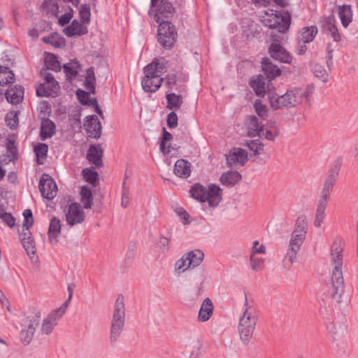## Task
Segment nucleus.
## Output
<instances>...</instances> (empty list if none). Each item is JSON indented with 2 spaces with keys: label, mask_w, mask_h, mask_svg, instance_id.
I'll use <instances>...</instances> for the list:
<instances>
[{
  "label": "nucleus",
  "mask_w": 358,
  "mask_h": 358,
  "mask_svg": "<svg viewBox=\"0 0 358 358\" xmlns=\"http://www.w3.org/2000/svg\"><path fill=\"white\" fill-rule=\"evenodd\" d=\"M345 292L344 283H332L331 296L337 302H341Z\"/></svg>",
  "instance_id": "47"
},
{
  "label": "nucleus",
  "mask_w": 358,
  "mask_h": 358,
  "mask_svg": "<svg viewBox=\"0 0 358 358\" xmlns=\"http://www.w3.org/2000/svg\"><path fill=\"white\" fill-rule=\"evenodd\" d=\"M39 320L40 332L44 335L50 334L61 319V315H37Z\"/></svg>",
  "instance_id": "14"
},
{
  "label": "nucleus",
  "mask_w": 358,
  "mask_h": 358,
  "mask_svg": "<svg viewBox=\"0 0 358 358\" xmlns=\"http://www.w3.org/2000/svg\"><path fill=\"white\" fill-rule=\"evenodd\" d=\"M250 87L259 96H264L266 94L265 79L261 76H254L250 83Z\"/></svg>",
  "instance_id": "29"
},
{
  "label": "nucleus",
  "mask_w": 358,
  "mask_h": 358,
  "mask_svg": "<svg viewBox=\"0 0 358 358\" xmlns=\"http://www.w3.org/2000/svg\"><path fill=\"white\" fill-rule=\"evenodd\" d=\"M343 242L340 238L334 240L330 250V262L333 267L343 265Z\"/></svg>",
  "instance_id": "16"
},
{
  "label": "nucleus",
  "mask_w": 358,
  "mask_h": 358,
  "mask_svg": "<svg viewBox=\"0 0 358 358\" xmlns=\"http://www.w3.org/2000/svg\"><path fill=\"white\" fill-rule=\"evenodd\" d=\"M41 74L44 78L45 81L36 89L37 95L39 96H57L60 91L58 82L46 69L41 71Z\"/></svg>",
  "instance_id": "7"
},
{
  "label": "nucleus",
  "mask_w": 358,
  "mask_h": 358,
  "mask_svg": "<svg viewBox=\"0 0 358 358\" xmlns=\"http://www.w3.org/2000/svg\"><path fill=\"white\" fill-rule=\"evenodd\" d=\"M266 259L261 255H250V266L255 272L264 269Z\"/></svg>",
  "instance_id": "40"
},
{
  "label": "nucleus",
  "mask_w": 358,
  "mask_h": 358,
  "mask_svg": "<svg viewBox=\"0 0 358 358\" xmlns=\"http://www.w3.org/2000/svg\"><path fill=\"white\" fill-rule=\"evenodd\" d=\"M333 185L330 184H327L326 182L324 183L323 188L322 189L320 198L329 200L330 197L331 192L333 189Z\"/></svg>",
  "instance_id": "62"
},
{
  "label": "nucleus",
  "mask_w": 358,
  "mask_h": 358,
  "mask_svg": "<svg viewBox=\"0 0 358 358\" xmlns=\"http://www.w3.org/2000/svg\"><path fill=\"white\" fill-rule=\"evenodd\" d=\"M125 322L124 315H113L110 325V342L115 343L123 330Z\"/></svg>",
  "instance_id": "18"
},
{
  "label": "nucleus",
  "mask_w": 358,
  "mask_h": 358,
  "mask_svg": "<svg viewBox=\"0 0 358 358\" xmlns=\"http://www.w3.org/2000/svg\"><path fill=\"white\" fill-rule=\"evenodd\" d=\"M76 95L79 101L83 105H90L94 108L95 112L97 113L100 116L103 117V114L101 109L98 106L97 101L94 98L90 99L89 92H86L83 90H78L76 92Z\"/></svg>",
  "instance_id": "24"
},
{
  "label": "nucleus",
  "mask_w": 358,
  "mask_h": 358,
  "mask_svg": "<svg viewBox=\"0 0 358 358\" xmlns=\"http://www.w3.org/2000/svg\"><path fill=\"white\" fill-rule=\"evenodd\" d=\"M152 68V66L145 67V76L141 82L143 90L148 92H155L160 87L163 80L159 76L153 74Z\"/></svg>",
  "instance_id": "10"
},
{
  "label": "nucleus",
  "mask_w": 358,
  "mask_h": 358,
  "mask_svg": "<svg viewBox=\"0 0 358 358\" xmlns=\"http://www.w3.org/2000/svg\"><path fill=\"white\" fill-rule=\"evenodd\" d=\"M176 213L185 224L189 223V215L183 208H177Z\"/></svg>",
  "instance_id": "63"
},
{
  "label": "nucleus",
  "mask_w": 358,
  "mask_h": 358,
  "mask_svg": "<svg viewBox=\"0 0 358 358\" xmlns=\"http://www.w3.org/2000/svg\"><path fill=\"white\" fill-rule=\"evenodd\" d=\"M55 124L48 120H44L42 122L41 136L42 139H46L51 137L55 133Z\"/></svg>",
  "instance_id": "42"
},
{
  "label": "nucleus",
  "mask_w": 358,
  "mask_h": 358,
  "mask_svg": "<svg viewBox=\"0 0 358 358\" xmlns=\"http://www.w3.org/2000/svg\"><path fill=\"white\" fill-rule=\"evenodd\" d=\"M174 8L171 3L162 0L159 5L155 7L151 6L150 15L153 17L156 22H159L162 17H167L168 15L173 13Z\"/></svg>",
  "instance_id": "15"
},
{
  "label": "nucleus",
  "mask_w": 358,
  "mask_h": 358,
  "mask_svg": "<svg viewBox=\"0 0 358 358\" xmlns=\"http://www.w3.org/2000/svg\"><path fill=\"white\" fill-rule=\"evenodd\" d=\"M262 126L258 122L257 118L255 116H250L248 118V135L250 136H257Z\"/></svg>",
  "instance_id": "46"
},
{
  "label": "nucleus",
  "mask_w": 358,
  "mask_h": 358,
  "mask_svg": "<svg viewBox=\"0 0 358 358\" xmlns=\"http://www.w3.org/2000/svg\"><path fill=\"white\" fill-rule=\"evenodd\" d=\"M87 32V27L78 20H73L70 25L64 29V33L69 37L83 35Z\"/></svg>",
  "instance_id": "22"
},
{
  "label": "nucleus",
  "mask_w": 358,
  "mask_h": 358,
  "mask_svg": "<svg viewBox=\"0 0 358 358\" xmlns=\"http://www.w3.org/2000/svg\"><path fill=\"white\" fill-rule=\"evenodd\" d=\"M20 339L23 344L27 345L33 338L36 327L39 324V320L37 315H23L20 319Z\"/></svg>",
  "instance_id": "6"
},
{
  "label": "nucleus",
  "mask_w": 358,
  "mask_h": 358,
  "mask_svg": "<svg viewBox=\"0 0 358 358\" xmlns=\"http://www.w3.org/2000/svg\"><path fill=\"white\" fill-rule=\"evenodd\" d=\"M15 81V75L9 68L0 66V85L13 83Z\"/></svg>",
  "instance_id": "39"
},
{
  "label": "nucleus",
  "mask_w": 358,
  "mask_h": 358,
  "mask_svg": "<svg viewBox=\"0 0 358 358\" xmlns=\"http://www.w3.org/2000/svg\"><path fill=\"white\" fill-rule=\"evenodd\" d=\"M311 92L306 87H292L282 95H278L275 88L267 92L268 102L273 110L298 108L310 101Z\"/></svg>",
  "instance_id": "1"
},
{
  "label": "nucleus",
  "mask_w": 358,
  "mask_h": 358,
  "mask_svg": "<svg viewBox=\"0 0 358 358\" xmlns=\"http://www.w3.org/2000/svg\"><path fill=\"white\" fill-rule=\"evenodd\" d=\"M278 135L279 129L275 122L268 121L266 124L262 126L257 136L268 141H274Z\"/></svg>",
  "instance_id": "20"
},
{
  "label": "nucleus",
  "mask_w": 358,
  "mask_h": 358,
  "mask_svg": "<svg viewBox=\"0 0 358 358\" xmlns=\"http://www.w3.org/2000/svg\"><path fill=\"white\" fill-rule=\"evenodd\" d=\"M124 296L122 294H120L115 303V312L116 313H124Z\"/></svg>",
  "instance_id": "60"
},
{
  "label": "nucleus",
  "mask_w": 358,
  "mask_h": 358,
  "mask_svg": "<svg viewBox=\"0 0 358 358\" xmlns=\"http://www.w3.org/2000/svg\"><path fill=\"white\" fill-rule=\"evenodd\" d=\"M24 248L27 251L30 258H33L36 255V246L32 238H28L27 240L22 241Z\"/></svg>",
  "instance_id": "53"
},
{
  "label": "nucleus",
  "mask_w": 358,
  "mask_h": 358,
  "mask_svg": "<svg viewBox=\"0 0 358 358\" xmlns=\"http://www.w3.org/2000/svg\"><path fill=\"white\" fill-rule=\"evenodd\" d=\"M299 250L290 247L288 248L286 251V254L283 258L282 264L283 266L287 269H290L294 262L296 261Z\"/></svg>",
  "instance_id": "34"
},
{
  "label": "nucleus",
  "mask_w": 358,
  "mask_h": 358,
  "mask_svg": "<svg viewBox=\"0 0 358 358\" xmlns=\"http://www.w3.org/2000/svg\"><path fill=\"white\" fill-rule=\"evenodd\" d=\"M43 8L47 13L56 15L58 12L59 7L55 0H45L43 3Z\"/></svg>",
  "instance_id": "56"
},
{
  "label": "nucleus",
  "mask_w": 358,
  "mask_h": 358,
  "mask_svg": "<svg viewBox=\"0 0 358 358\" xmlns=\"http://www.w3.org/2000/svg\"><path fill=\"white\" fill-rule=\"evenodd\" d=\"M45 65L47 69L58 71L61 69L60 64L57 57L52 53H45L44 57Z\"/></svg>",
  "instance_id": "41"
},
{
  "label": "nucleus",
  "mask_w": 358,
  "mask_h": 358,
  "mask_svg": "<svg viewBox=\"0 0 358 358\" xmlns=\"http://www.w3.org/2000/svg\"><path fill=\"white\" fill-rule=\"evenodd\" d=\"M166 64V63L165 60L161 59L153 61L151 64H148V66H152V71H153V74L161 78L162 73L165 71Z\"/></svg>",
  "instance_id": "49"
},
{
  "label": "nucleus",
  "mask_w": 358,
  "mask_h": 358,
  "mask_svg": "<svg viewBox=\"0 0 358 358\" xmlns=\"http://www.w3.org/2000/svg\"><path fill=\"white\" fill-rule=\"evenodd\" d=\"M191 196L196 201L206 203L210 208H217L222 200V189L215 184L206 186L194 184L189 189Z\"/></svg>",
  "instance_id": "2"
},
{
  "label": "nucleus",
  "mask_w": 358,
  "mask_h": 358,
  "mask_svg": "<svg viewBox=\"0 0 358 358\" xmlns=\"http://www.w3.org/2000/svg\"><path fill=\"white\" fill-rule=\"evenodd\" d=\"M260 17L265 26L276 29L279 32H285L290 25V15L285 10L268 9L264 10Z\"/></svg>",
  "instance_id": "3"
},
{
  "label": "nucleus",
  "mask_w": 358,
  "mask_h": 358,
  "mask_svg": "<svg viewBox=\"0 0 358 358\" xmlns=\"http://www.w3.org/2000/svg\"><path fill=\"white\" fill-rule=\"evenodd\" d=\"M308 229V222L307 217L305 215L299 216L296 220L288 245L300 250L306 238Z\"/></svg>",
  "instance_id": "5"
},
{
  "label": "nucleus",
  "mask_w": 358,
  "mask_h": 358,
  "mask_svg": "<svg viewBox=\"0 0 358 358\" xmlns=\"http://www.w3.org/2000/svg\"><path fill=\"white\" fill-rule=\"evenodd\" d=\"M225 156L229 166H243L248 159L247 151L240 148L231 149Z\"/></svg>",
  "instance_id": "12"
},
{
  "label": "nucleus",
  "mask_w": 358,
  "mask_h": 358,
  "mask_svg": "<svg viewBox=\"0 0 358 358\" xmlns=\"http://www.w3.org/2000/svg\"><path fill=\"white\" fill-rule=\"evenodd\" d=\"M266 254V247L263 243L257 240L252 242L250 255H265Z\"/></svg>",
  "instance_id": "48"
},
{
  "label": "nucleus",
  "mask_w": 358,
  "mask_h": 358,
  "mask_svg": "<svg viewBox=\"0 0 358 358\" xmlns=\"http://www.w3.org/2000/svg\"><path fill=\"white\" fill-rule=\"evenodd\" d=\"M262 67L269 79H273L281 74L280 69L273 64L268 59H264L262 62Z\"/></svg>",
  "instance_id": "30"
},
{
  "label": "nucleus",
  "mask_w": 358,
  "mask_h": 358,
  "mask_svg": "<svg viewBox=\"0 0 358 358\" xmlns=\"http://www.w3.org/2000/svg\"><path fill=\"white\" fill-rule=\"evenodd\" d=\"M166 99L167 101L166 108L170 110H178L182 104V96L175 93L167 94Z\"/></svg>",
  "instance_id": "38"
},
{
  "label": "nucleus",
  "mask_w": 358,
  "mask_h": 358,
  "mask_svg": "<svg viewBox=\"0 0 358 358\" xmlns=\"http://www.w3.org/2000/svg\"><path fill=\"white\" fill-rule=\"evenodd\" d=\"M42 41L43 43L50 44L55 48H62L65 45L64 38L57 33H52L42 38Z\"/></svg>",
  "instance_id": "36"
},
{
  "label": "nucleus",
  "mask_w": 358,
  "mask_h": 358,
  "mask_svg": "<svg viewBox=\"0 0 358 358\" xmlns=\"http://www.w3.org/2000/svg\"><path fill=\"white\" fill-rule=\"evenodd\" d=\"M191 164L185 159H178L174 166L173 173L181 178H187L191 174Z\"/></svg>",
  "instance_id": "23"
},
{
  "label": "nucleus",
  "mask_w": 358,
  "mask_h": 358,
  "mask_svg": "<svg viewBox=\"0 0 358 358\" xmlns=\"http://www.w3.org/2000/svg\"><path fill=\"white\" fill-rule=\"evenodd\" d=\"M42 196L47 199H52L57 196V186L52 178L48 174H43L39 184Z\"/></svg>",
  "instance_id": "13"
},
{
  "label": "nucleus",
  "mask_w": 358,
  "mask_h": 358,
  "mask_svg": "<svg viewBox=\"0 0 358 358\" xmlns=\"http://www.w3.org/2000/svg\"><path fill=\"white\" fill-rule=\"evenodd\" d=\"M84 127L90 137L99 138L101 134V123L96 115L86 117Z\"/></svg>",
  "instance_id": "17"
},
{
  "label": "nucleus",
  "mask_w": 358,
  "mask_h": 358,
  "mask_svg": "<svg viewBox=\"0 0 358 358\" xmlns=\"http://www.w3.org/2000/svg\"><path fill=\"white\" fill-rule=\"evenodd\" d=\"M102 150L99 145H92L87 152V159L96 166L102 165Z\"/></svg>",
  "instance_id": "28"
},
{
  "label": "nucleus",
  "mask_w": 358,
  "mask_h": 358,
  "mask_svg": "<svg viewBox=\"0 0 358 358\" xmlns=\"http://www.w3.org/2000/svg\"><path fill=\"white\" fill-rule=\"evenodd\" d=\"M338 15L343 27H347L352 22V11L349 5H343L338 7Z\"/></svg>",
  "instance_id": "33"
},
{
  "label": "nucleus",
  "mask_w": 358,
  "mask_h": 358,
  "mask_svg": "<svg viewBox=\"0 0 358 358\" xmlns=\"http://www.w3.org/2000/svg\"><path fill=\"white\" fill-rule=\"evenodd\" d=\"M238 330L241 341L246 343L252 336L257 322L255 315H241L238 319Z\"/></svg>",
  "instance_id": "9"
},
{
  "label": "nucleus",
  "mask_w": 358,
  "mask_h": 358,
  "mask_svg": "<svg viewBox=\"0 0 358 358\" xmlns=\"http://www.w3.org/2000/svg\"><path fill=\"white\" fill-rule=\"evenodd\" d=\"M204 254L201 250H193L184 253L176 261L173 271L176 274H182L199 266L203 261Z\"/></svg>",
  "instance_id": "4"
},
{
  "label": "nucleus",
  "mask_w": 358,
  "mask_h": 358,
  "mask_svg": "<svg viewBox=\"0 0 358 358\" xmlns=\"http://www.w3.org/2000/svg\"><path fill=\"white\" fill-rule=\"evenodd\" d=\"M317 34L315 26L303 27L300 31L299 41L303 43L311 42Z\"/></svg>",
  "instance_id": "35"
},
{
  "label": "nucleus",
  "mask_w": 358,
  "mask_h": 358,
  "mask_svg": "<svg viewBox=\"0 0 358 358\" xmlns=\"http://www.w3.org/2000/svg\"><path fill=\"white\" fill-rule=\"evenodd\" d=\"M80 201L83 208L90 209L93 204V196L91 189L87 186H83L80 189Z\"/></svg>",
  "instance_id": "37"
},
{
  "label": "nucleus",
  "mask_w": 358,
  "mask_h": 358,
  "mask_svg": "<svg viewBox=\"0 0 358 358\" xmlns=\"http://www.w3.org/2000/svg\"><path fill=\"white\" fill-rule=\"evenodd\" d=\"M80 69V65L76 59L71 60L69 63L64 64V71L66 73V78L69 81H71L76 78Z\"/></svg>",
  "instance_id": "32"
},
{
  "label": "nucleus",
  "mask_w": 358,
  "mask_h": 358,
  "mask_svg": "<svg viewBox=\"0 0 358 358\" xmlns=\"http://www.w3.org/2000/svg\"><path fill=\"white\" fill-rule=\"evenodd\" d=\"M85 87L92 94L95 92V76L94 71L89 69L87 71V75L85 80Z\"/></svg>",
  "instance_id": "50"
},
{
  "label": "nucleus",
  "mask_w": 358,
  "mask_h": 358,
  "mask_svg": "<svg viewBox=\"0 0 358 358\" xmlns=\"http://www.w3.org/2000/svg\"><path fill=\"white\" fill-rule=\"evenodd\" d=\"M24 96V90L21 86H14L7 90L6 98L8 102L12 104H18L22 99Z\"/></svg>",
  "instance_id": "26"
},
{
  "label": "nucleus",
  "mask_w": 358,
  "mask_h": 358,
  "mask_svg": "<svg viewBox=\"0 0 358 358\" xmlns=\"http://www.w3.org/2000/svg\"><path fill=\"white\" fill-rule=\"evenodd\" d=\"M254 106L255 108V112L257 113V114L258 115V116L260 118H262L263 120H265L267 118L268 113V108L266 105L263 104L260 100H257L255 102Z\"/></svg>",
  "instance_id": "51"
},
{
  "label": "nucleus",
  "mask_w": 358,
  "mask_h": 358,
  "mask_svg": "<svg viewBox=\"0 0 358 358\" xmlns=\"http://www.w3.org/2000/svg\"><path fill=\"white\" fill-rule=\"evenodd\" d=\"M269 53L272 58L283 63L290 64L292 57L278 43H271Z\"/></svg>",
  "instance_id": "19"
},
{
  "label": "nucleus",
  "mask_w": 358,
  "mask_h": 358,
  "mask_svg": "<svg viewBox=\"0 0 358 358\" xmlns=\"http://www.w3.org/2000/svg\"><path fill=\"white\" fill-rule=\"evenodd\" d=\"M241 175L236 171H228L222 174L220 181L225 186H234L241 180Z\"/></svg>",
  "instance_id": "27"
},
{
  "label": "nucleus",
  "mask_w": 358,
  "mask_h": 358,
  "mask_svg": "<svg viewBox=\"0 0 358 358\" xmlns=\"http://www.w3.org/2000/svg\"><path fill=\"white\" fill-rule=\"evenodd\" d=\"M185 345L186 348L191 351L189 358L199 357L201 348V343L199 337L192 336L187 338L185 340Z\"/></svg>",
  "instance_id": "25"
},
{
  "label": "nucleus",
  "mask_w": 358,
  "mask_h": 358,
  "mask_svg": "<svg viewBox=\"0 0 358 358\" xmlns=\"http://www.w3.org/2000/svg\"><path fill=\"white\" fill-rule=\"evenodd\" d=\"M313 72L315 76L322 82L325 83L328 80L329 74L323 66L316 64L314 66Z\"/></svg>",
  "instance_id": "54"
},
{
  "label": "nucleus",
  "mask_w": 358,
  "mask_h": 358,
  "mask_svg": "<svg viewBox=\"0 0 358 358\" xmlns=\"http://www.w3.org/2000/svg\"><path fill=\"white\" fill-rule=\"evenodd\" d=\"M328 201L320 198L316 206L315 214L326 215L325 211L328 205Z\"/></svg>",
  "instance_id": "61"
},
{
  "label": "nucleus",
  "mask_w": 358,
  "mask_h": 358,
  "mask_svg": "<svg viewBox=\"0 0 358 358\" xmlns=\"http://www.w3.org/2000/svg\"><path fill=\"white\" fill-rule=\"evenodd\" d=\"M324 29L327 34L330 36L334 41L338 42L341 40V35L338 31V29L335 25V20L330 19L324 25Z\"/></svg>",
  "instance_id": "44"
},
{
  "label": "nucleus",
  "mask_w": 358,
  "mask_h": 358,
  "mask_svg": "<svg viewBox=\"0 0 358 358\" xmlns=\"http://www.w3.org/2000/svg\"><path fill=\"white\" fill-rule=\"evenodd\" d=\"M66 221L70 226L81 224L85 218V213L78 203L70 204L65 213Z\"/></svg>",
  "instance_id": "11"
},
{
  "label": "nucleus",
  "mask_w": 358,
  "mask_h": 358,
  "mask_svg": "<svg viewBox=\"0 0 358 358\" xmlns=\"http://www.w3.org/2000/svg\"><path fill=\"white\" fill-rule=\"evenodd\" d=\"M213 301L209 298H206L201 306L199 313H213Z\"/></svg>",
  "instance_id": "58"
},
{
  "label": "nucleus",
  "mask_w": 358,
  "mask_h": 358,
  "mask_svg": "<svg viewBox=\"0 0 358 358\" xmlns=\"http://www.w3.org/2000/svg\"><path fill=\"white\" fill-rule=\"evenodd\" d=\"M80 17L83 20V23H88L90 20V10L87 5H82L79 11Z\"/></svg>",
  "instance_id": "59"
},
{
  "label": "nucleus",
  "mask_w": 358,
  "mask_h": 358,
  "mask_svg": "<svg viewBox=\"0 0 358 358\" xmlns=\"http://www.w3.org/2000/svg\"><path fill=\"white\" fill-rule=\"evenodd\" d=\"M167 125L171 129L178 126V115L175 112H171L168 115Z\"/></svg>",
  "instance_id": "64"
},
{
  "label": "nucleus",
  "mask_w": 358,
  "mask_h": 358,
  "mask_svg": "<svg viewBox=\"0 0 358 358\" xmlns=\"http://www.w3.org/2000/svg\"><path fill=\"white\" fill-rule=\"evenodd\" d=\"M6 122L10 129H15L18 124L17 114L15 111H10L6 116Z\"/></svg>",
  "instance_id": "55"
},
{
  "label": "nucleus",
  "mask_w": 358,
  "mask_h": 358,
  "mask_svg": "<svg viewBox=\"0 0 358 358\" xmlns=\"http://www.w3.org/2000/svg\"><path fill=\"white\" fill-rule=\"evenodd\" d=\"M330 332L335 335L343 336L347 332V325L344 318H338L327 326Z\"/></svg>",
  "instance_id": "31"
},
{
  "label": "nucleus",
  "mask_w": 358,
  "mask_h": 358,
  "mask_svg": "<svg viewBox=\"0 0 358 358\" xmlns=\"http://www.w3.org/2000/svg\"><path fill=\"white\" fill-rule=\"evenodd\" d=\"M331 282L337 284L344 283L342 266L333 267Z\"/></svg>",
  "instance_id": "57"
},
{
  "label": "nucleus",
  "mask_w": 358,
  "mask_h": 358,
  "mask_svg": "<svg viewBox=\"0 0 358 358\" xmlns=\"http://www.w3.org/2000/svg\"><path fill=\"white\" fill-rule=\"evenodd\" d=\"M61 220L56 217H52L50 220L48 231V241L51 244L56 245L58 243V236L61 233Z\"/></svg>",
  "instance_id": "21"
},
{
  "label": "nucleus",
  "mask_w": 358,
  "mask_h": 358,
  "mask_svg": "<svg viewBox=\"0 0 358 358\" xmlns=\"http://www.w3.org/2000/svg\"><path fill=\"white\" fill-rule=\"evenodd\" d=\"M247 146L255 155H259L264 150V145L259 140L250 141L247 143Z\"/></svg>",
  "instance_id": "52"
},
{
  "label": "nucleus",
  "mask_w": 358,
  "mask_h": 358,
  "mask_svg": "<svg viewBox=\"0 0 358 358\" xmlns=\"http://www.w3.org/2000/svg\"><path fill=\"white\" fill-rule=\"evenodd\" d=\"M48 147L45 143H38L34 147V152L38 164H43L46 159Z\"/></svg>",
  "instance_id": "43"
},
{
  "label": "nucleus",
  "mask_w": 358,
  "mask_h": 358,
  "mask_svg": "<svg viewBox=\"0 0 358 358\" xmlns=\"http://www.w3.org/2000/svg\"><path fill=\"white\" fill-rule=\"evenodd\" d=\"M177 32L169 22H162L158 28V41L165 48H171L176 41Z\"/></svg>",
  "instance_id": "8"
},
{
  "label": "nucleus",
  "mask_w": 358,
  "mask_h": 358,
  "mask_svg": "<svg viewBox=\"0 0 358 358\" xmlns=\"http://www.w3.org/2000/svg\"><path fill=\"white\" fill-rule=\"evenodd\" d=\"M82 174L86 182L91 184L93 187L96 186L98 179V173L95 171L94 168H85L83 170Z\"/></svg>",
  "instance_id": "45"
}]
</instances>
